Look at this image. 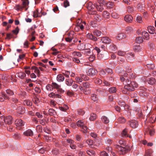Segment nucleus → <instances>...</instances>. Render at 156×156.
I'll return each instance as SVG.
<instances>
[{
  "label": "nucleus",
  "mask_w": 156,
  "mask_h": 156,
  "mask_svg": "<svg viewBox=\"0 0 156 156\" xmlns=\"http://www.w3.org/2000/svg\"><path fill=\"white\" fill-rule=\"evenodd\" d=\"M137 84L134 81L131 82L130 83H127L124 86V89L122 90V92L124 94H128V91H133L135 87H137Z\"/></svg>",
  "instance_id": "f257e3e1"
},
{
  "label": "nucleus",
  "mask_w": 156,
  "mask_h": 156,
  "mask_svg": "<svg viewBox=\"0 0 156 156\" xmlns=\"http://www.w3.org/2000/svg\"><path fill=\"white\" fill-rule=\"evenodd\" d=\"M77 126L80 127L81 129V131L83 133H86L87 130V127L85 125L84 122L81 120H79L77 122Z\"/></svg>",
  "instance_id": "f03ea898"
},
{
  "label": "nucleus",
  "mask_w": 156,
  "mask_h": 156,
  "mask_svg": "<svg viewBox=\"0 0 156 156\" xmlns=\"http://www.w3.org/2000/svg\"><path fill=\"white\" fill-rule=\"evenodd\" d=\"M2 122H3L6 124H8V125L11 124L12 122V118L10 116H9L5 117L4 116L2 117Z\"/></svg>",
  "instance_id": "7ed1b4c3"
},
{
  "label": "nucleus",
  "mask_w": 156,
  "mask_h": 156,
  "mask_svg": "<svg viewBox=\"0 0 156 156\" xmlns=\"http://www.w3.org/2000/svg\"><path fill=\"white\" fill-rule=\"evenodd\" d=\"M17 115L19 116L20 115L24 113L25 112V108L22 105L18 106L16 109Z\"/></svg>",
  "instance_id": "20e7f679"
},
{
  "label": "nucleus",
  "mask_w": 156,
  "mask_h": 156,
  "mask_svg": "<svg viewBox=\"0 0 156 156\" xmlns=\"http://www.w3.org/2000/svg\"><path fill=\"white\" fill-rule=\"evenodd\" d=\"M117 148L119 151V153L120 154H124L126 153L127 150L124 147H121L118 145H117Z\"/></svg>",
  "instance_id": "39448f33"
},
{
  "label": "nucleus",
  "mask_w": 156,
  "mask_h": 156,
  "mask_svg": "<svg viewBox=\"0 0 156 156\" xmlns=\"http://www.w3.org/2000/svg\"><path fill=\"white\" fill-rule=\"evenodd\" d=\"M15 124L16 126L19 127L23 126L24 123L22 120L20 119H18L15 120Z\"/></svg>",
  "instance_id": "423d86ee"
},
{
  "label": "nucleus",
  "mask_w": 156,
  "mask_h": 156,
  "mask_svg": "<svg viewBox=\"0 0 156 156\" xmlns=\"http://www.w3.org/2000/svg\"><path fill=\"white\" fill-rule=\"evenodd\" d=\"M96 71L93 68H90L87 72V74L89 76H93L96 73Z\"/></svg>",
  "instance_id": "0eeeda50"
},
{
  "label": "nucleus",
  "mask_w": 156,
  "mask_h": 156,
  "mask_svg": "<svg viewBox=\"0 0 156 156\" xmlns=\"http://www.w3.org/2000/svg\"><path fill=\"white\" fill-rule=\"evenodd\" d=\"M133 19V17L130 15H126L124 17L125 21L128 23L131 22Z\"/></svg>",
  "instance_id": "6e6552de"
},
{
  "label": "nucleus",
  "mask_w": 156,
  "mask_h": 156,
  "mask_svg": "<svg viewBox=\"0 0 156 156\" xmlns=\"http://www.w3.org/2000/svg\"><path fill=\"white\" fill-rule=\"evenodd\" d=\"M93 144V141L90 139H88L83 143V144L85 146H87V145L89 146H92Z\"/></svg>",
  "instance_id": "1a4fd4ad"
},
{
  "label": "nucleus",
  "mask_w": 156,
  "mask_h": 156,
  "mask_svg": "<svg viewBox=\"0 0 156 156\" xmlns=\"http://www.w3.org/2000/svg\"><path fill=\"white\" fill-rule=\"evenodd\" d=\"M48 96L50 98H60L61 97V96L59 94H55V93L52 92L48 94Z\"/></svg>",
  "instance_id": "9d476101"
},
{
  "label": "nucleus",
  "mask_w": 156,
  "mask_h": 156,
  "mask_svg": "<svg viewBox=\"0 0 156 156\" xmlns=\"http://www.w3.org/2000/svg\"><path fill=\"white\" fill-rule=\"evenodd\" d=\"M130 125L132 128H135L137 127L138 123L136 121L132 120L130 122Z\"/></svg>",
  "instance_id": "9b49d317"
},
{
  "label": "nucleus",
  "mask_w": 156,
  "mask_h": 156,
  "mask_svg": "<svg viewBox=\"0 0 156 156\" xmlns=\"http://www.w3.org/2000/svg\"><path fill=\"white\" fill-rule=\"evenodd\" d=\"M136 42L138 44L142 43L143 41V39L142 38L141 34H140L137 36L136 39Z\"/></svg>",
  "instance_id": "f8f14e48"
},
{
  "label": "nucleus",
  "mask_w": 156,
  "mask_h": 156,
  "mask_svg": "<svg viewBox=\"0 0 156 156\" xmlns=\"http://www.w3.org/2000/svg\"><path fill=\"white\" fill-rule=\"evenodd\" d=\"M102 42L105 43H109L111 42L110 40L108 37H103L101 38Z\"/></svg>",
  "instance_id": "ddd939ff"
},
{
  "label": "nucleus",
  "mask_w": 156,
  "mask_h": 156,
  "mask_svg": "<svg viewBox=\"0 0 156 156\" xmlns=\"http://www.w3.org/2000/svg\"><path fill=\"white\" fill-rule=\"evenodd\" d=\"M86 36L87 38L92 40L95 41H96L98 40L97 38L94 37L93 35L91 33H88L87 35Z\"/></svg>",
  "instance_id": "4468645a"
},
{
  "label": "nucleus",
  "mask_w": 156,
  "mask_h": 156,
  "mask_svg": "<svg viewBox=\"0 0 156 156\" xmlns=\"http://www.w3.org/2000/svg\"><path fill=\"white\" fill-rule=\"evenodd\" d=\"M126 37V35L125 34L123 33H120L117 36V39L120 40Z\"/></svg>",
  "instance_id": "2eb2a0df"
},
{
  "label": "nucleus",
  "mask_w": 156,
  "mask_h": 156,
  "mask_svg": "<svg viewBox=\"0 0 156 156\" xmlns=\"http://www.w3.org/2000/svg\"><path fill=\"white\" fill-rule=\"evenodd\" d=\"M142 37H143V38L144 39L148 40L149 39V36L148 33L145 31H144L141 34Z\"/></svg>",
  "instance_id": "dca6fc26"
},
{
  "label": "nucleus",
  "mask_w": 156,
  "mask_h": 156,
  "mask_svg": "<svg viewBox=\"0 0 156 156\" xmlns=\"http://www.w3.org/2000/svg\"><path fill=\"white\" fill-rule=\"evenodd\" d=\"M84 76L83 75L81 76L82 78H80L79 77H76L75 78V80L76 81V82L77 83H79L80 82H81L82 81V79H83L84 80H87V78H86L85 77H83Z\"/></svg>",
  "instance_id": "f3484780"
},
{
  "label": "nucleus",
  "mask_w": 156,
  "mask_h": 156,
  "mask_svg": "<svg viewBox=\"0 0 156 156\" xmlns=\"http://www.w3.org/2000/svg\"><path fill=\"white\" fill-rule=\"evenodd\" d=\"M23 8L22 6L19 4L16 5L14 7V9L17 11H21Z\"/></svg>",
  "instance_id": "a211bd4d"
},
{
  "label": "nucleus",
  "mask_w": 156,
  "mask_h": 156,
  "mask_svg": "<svg viewBox=\"0 0 156 156\" xmlns=\"http://www.w3.org/2000/svg\"><path fill=\"white\" fill-rule=\"evenodd\" d=\"M23 134L27 136H32L33 135V133L31 130L28 129L24 132Z\"/></svg>",
  "instance_id": "6ab92c4d"
},
{
  "label": "nucleus",
  "mask_w": 156,
  "mask_h": 156,
  "mask_svg": "<svg viewBox=\"0 0 156 156\" xmlns=\"http://www.w3.org/2000/svg\"><path fill=\"white\" fill-rule=\"evenodd\" d=\"M57 80L59 82H62L64 80V77L62 74H59L57 76Z\"/></svg>",
  "instance_id": "aec40b11"
},
{
  "label": "nucleus",
  "mask_w": 156,
  "mask_h": 156,
  "mask_svg": "<svg viewBox=\"0 0 156 156\" xmlns=\"http://www.w3.org/2000/svg\"><path fill=\"white\" fill-rule=\"evenodd\" d=\"M147 29L149 32L151 34H153L155 32V28L154 27L152 26H149L147 27Z\"/></svg>",
  "instance_id": "412c9836"
},
{
  "label": "nucleus",
  "mask_w": 156,
  "mask_h": 156,
  "mask_svg": "<svg viewBox=\"0 0 156 156\" xmlns=\"http://www.w3.org/2000/svg\"><path fill=\"white\" fill-rule=\"evenodd\" d=\"M148 83L151 85L154 84L155 82V80L154 78H150L147 80Z\"/></svg>",
  "instance_id": "4be33fe9"
},
{
  "label": "nucleus",
  "mask_w": 156,
  "mask_h": 156,
  "mask_svg": "<svg viewBox=\"0 0 156 156\" xmlns=\"http://www.w3.org/2000/svg\"><path fill=\"white\" fill-rule=\"evenodd\" d=\"M118 122L121 123H124L126 121L125 118L123 117H119L117 119Z\"/></svg>",
  "instance_id": "5701e85b"
},
{
  "label": "nucleus",
  "mask_w": 156,
  "mask_h": 156,
  "mask_svg": "<svg viewBox=\"0 0 156 156\" xmlns=\"http://www.w3.org/2000/svg\"><path fill=\"white\" fill-rule=\"evenodd\" d=\"M31 69L34 70V72L36 73L38 76L39 75L40 71L37 67L36 66H33L31 67Z\"/></svg>",
  "instance_id": "b1692460"
},
{
  "label": "nucleus",
  "mask_w": 156,
  "mask_h": 156,
  "mask_svg": "<svg viewBox=\"0 0 156 156\" xmlns=\"http://www.w3.org/2000/svg\"><path fill=\"white\" fill-rule=\"evenodd\" d=\"M103 16L105 19H108L110 17V14L107 11H104L103 13Z\"/></svg>",
  "instance_id": "393cba45"
},
{
  "label": "nucleus",
  "mask_w": 156,
  "mask_h": 156,
  "mask_svg": "<svg viewBox=\"0 0 156 156\" xmlns=\"http://www.w3.org/2000/svg\"><path fill=\"white\" fill-rule=\"evenodd\" d=\"M95 7V5L91 2H90L88 4L87 6V8L89 10H93L94 9Z\"/></svg>",
  "instance_id": "a878e982"
},
{
  "label": "nucleus",
  "mask_w": 156,
  "mask_h": 156,
  "mask_svg": "<svg viewBox=\"0 0 156 156\" xmlns=\"http://www.w3.org/2000/svg\"><path fill=\"white\" fill-rule=\"evenodd\" d=\"M101 120L103 122L105 123H108L109 122V120L107 117L103 116L101 117Z\"/></svg>",
  "instance_id": "bb28decb"
},
{
  "label": "nucleus",
  "mask_w": 156,
  "mask_h": 156,
  "mask_svg": "<svg viewBox=\"0 0 156 156\" xmlns=\"http://www.w3.org/2000/svg\"><path fill=\"white\" fill-rule=\"evenodd\" d=\"M7 98V97L3 93H0V101H4Z\"/></svg>",
  "instance_id": "cd10ccee"
},
{
  "label": "nucleus",
  "mask_w": 156,
  "mask_h": 156,
  "mask_svg": "<svg viewBox=\"0 0 156 156\" xmlns=\"http://www.w3.org/2000/svg\"><path fill=\"white\" fill-rule=\"evenodd\" d=\"M23 2L22 6L23 8H25L29 5V1L28 0H21Z\"/></svg>",
  "instance_id": "c85d7f7f"
},
{
  "label": "nucleus",
  "mask_w": 156,
  "mask_h": 156,
  "mask_svg": "<svg viewBox=\"0 0 156 156\" xmlns=\"http://www.w3.org/2000/svg\"><path fill=\"white\" fill-rule=\"evenodd\" d=\"M96 8L98 11L101 12L104 9L103 5L97 4L96 5Z\"/></svg>",
  "instance_id": "c756f323"
},
{
  "label": "nucleus",
  "mask_w": 156,
  "mask_h": 156,
  "mask_svg": "<svg viewBox=\"0 0 156 156\" xmlns=\"http://www.w3.org/2000/svg\"><path fill=\"white\" fill-rule=\"evenodd\" d=\"M17 76L20 78L22 79L26 77V75L24 73L20 72L17 73Z\"/></svg>",
  "instance_id": "7c9ffc66"
},
{
  "label": "nucleus",
  "mask_w": 156,
  "mask_h": 156,
  "mask_svg": "<svg viewBox=\"0 0 156 156\" xmlns=\"http://www.w3.org/2000/svg\"><path fill=\"white\" fill-rule=\"evenodd\" d=\"M73 82V80L71 79H67L66 80V84L69 86H71Z\"/></svg>",
  "instance_id": "2f4dec72"
},
{
  "label": "nucleus",
  "mask_w": 156,
  "mask_h": 156,
  "mask_svg": "<svg viewBox=\"0 0 156 156\" xmlns=\"http://www.w3.org/2000/svg\"><path fill=\"white\" fill-rule=\"evenodd\" d=\"M96 118V115L94 113L91 114L90 117V119L91 121H93L95 120Z\"/></svg>",
  "instance_id": "473e14b6"
},
{
  "label": "nucleus",
  "mask_w": 156,
  "mask_h": 156,
  "mask_svg": "<svg viewBox=\"0 0 156 156\" xmlns=\"http://www.w3.org/2000/svg\"><path fill=\"white\" fill-rule=\"evenodd\" d=\"M23 103L25 105L27 106H31L32 105V102L29 100H25L24 101Z\"/></svg>",
  "instance_id": "72a5a7b5"
},
{
  "label": "nucleus",
  "mask_w": 156,
  "mask_h": 156,
  "mask_svg": "<svg viewBox=\"0 0 156 156\" xmlns=\"http://www.w3.org/2000/svg\"><path fill=\"white\" fill-rule=\"evenodd\" d=\"M73 55L74 56H78V57H80L82 55L80 52L74 51L73 53Z\"/></svg>",
  "instance_id": "f704fd0d"
},
{
  "label": "nucleus",
  "mask_w": 156,
  "mask_h": 156,
  "mask_svg": "<svg viewBox=\"0 0 156 156\" xmlns=\"http://www.w3.org/2000/svg\"><path fill=\"white\" fill-rule=\"evenodd\" d=\"M60 120L61 122H62L63 121L66 122H68L71 120V119L69 118L66 117L65 118H61Z\"/></svg>",
  "instance_id": "c9c22d12"
},
{
  "label": "nucleus",
  "mask_w": 156,
  "mask_h": 156,
  "mask_svg": "<svg viewBox=\"0 0 156 156\" xmlns=\"http://www.w3.org/2000/svg\"><path fill=\"white\" fill-rule=\"evenodd\" d=\"M52 86L53 87V88H55L57 90L59 89V87H60V86L55 83H52Z\"/></svg>",
  "instance_id": "e433bc0d"
},
{
  "label": "nucleus",
  "mask_w": 156,
  "mask_h": 156,
  "mask_svg": "<svg viewBox=\"0 0 156 156\" xmlns=\"http://www.w3.org/2000/svg\"><path fill=\"white\" fill-rule=\"evenodd\" d=\"M85 25V22L84 21L82 22V23L78 24V27H79L81 30H83L84 28V25Z\"/></svg>",
  "instance_id": "4c0bfd02"
},
{
  "label": "nucleus",
  "mask_w": 156,
  "mask_h": 156,
  "mask_svg": "<svg viewBox=\"0 0 156 156\" xmlns=\"http://www.w3.org/2000/svg\"><path fill=\"white\" fill-rule=\"evenodd\" d=\"M152 151L150 149L147 150L146 151V153L144 156H151Z\"/></svg>",
  "instance_id": "58836bf2"
},
{
  "label": "nucleus",
  "mask_w": 156,
  "mask_h": 156,
  "mask_svg": "<svg viewBox=\"0 0 156 156\" xmlns=\"http://www.w3.org/2000/svg\"><path fill=\"white\" fill-rule=\"evenodd\" d=\"M38 10L37 9L36 10L34 11L33 16L34 18H36L38 17H41L40 16H39L38 15Z\"/></svg>",
  "instance_id": "ea45409f"
},
{
  "label": "nucleus",
  "mask_w": 156,
  "mask_h": 156,
  "mask_svg": "<svg viewBox=\"0 0 156 156\" xmlns=\"http://www.w3.org/2000/svg\"><path fill=\"white\" fill-rule=\"evenodd\" d=\"M112 16L114 18H117L119 17L118 14L115 12H113L112 13Z\"/></svg>",
  "instance_id": "a19ab883"
},
{
  "label": "nucleus",
  "mask_w": 156,
  "mask_h": 156,
  "mask_svg": "<svg viewBox=\"0 0 156 156\" xmlns=\"http://www.w3.org/2000/svg\"><path fill=\"white\" fill-rule=\"evenodd\" d=\"M46 89L48 91H52L53 90L52 85H47L46 86Z\"/></svg>",
  "instance_id": "79ce46f5"
},
{
  "label": "nucleus",
  "mask_w": 156,
  "mask_h": 156,
  "mask_svg": "<svg viewBox=\"0 0 156 156\" xmlns=\"http://www.w3.org/2000/svg\"><path fill=\"white\" fill-rule=\"evenodd\" d=\"M94 34L95 35L97 36H99L101 35V32L98 30H95L94 32Z\"/></svg>",
  "instance_id": "37998d69"
},
{
  "label": "nucleus",
  "mask_w": 156,
  "mask_h": 156,
  "mask_svg": "<svg viewBox=\"0 0 156 156\" xmlns=\"http://www.w3.org/2000/svg\"><path fill=\"white\" fill-rule=\"evenodd\" d=\"M6 93L9 95H12L14 94L13 92L11 90L9 89H8L6 91Z\"/></svg>",
  "instance_id": "c03bdc74"
},
{
  "label": "nucleus",
  "mask_w": 156,
  "mask_h": 156,
  "mask_svg": "<svg viewBox=\"0 0 156 156\" xmlns=\"http://www.w3.org/2000/svg\"><path fill=\"white\" fill-rule=\"evenodd\" d=\"M90 62H93L95 59V56L94 55H91L88 58Z\"/></svg>",
  "instance_id": "a18cd8bd"
},
{
  "label": "nucleus",
  "mask_w": 156,
  "mask_h": 156,
  "mask_svg": "<svg viewBox=\"0 0 156 156\" xmlns=\"http://www.w3.org/2000/svg\"><path fill=\"white\" fill-rule=\"evenodd\" d=\"M33 100L34 103L36 105L40 101L39 99L36 97H35Z\"/></svg>",
  "instance_id": "49530a36"
},
{
  "label": "nucleus",
  "mask_w": 156,
  "mask_h": 156,
  "mask_svg": "<svg viewBox=\"0 0 156 156\" xmlns=\"http://www.w3.org/2000/svg\"><path fill=\"white\" fill-rule=\"evenodd\" d=\"M79 115H83L85 113L84 111L82 109H79L77 111Z\"/></svg>",
  "instance_id": "de8ad7c7"
},
{
  "label": "nucleus",
  "mask_w": 156,
  "mask_h": 156,
  "mask_svg": "<svg viewBox=\"0 0 156 156\" xmlns=\"http://www.w3.org/2000/svg\"><path fill=\"white\" fill-rule=\"evenodd\" d=\"M116 91V88L115 87H112L109 89V92L112 93H115Z\"/></svg>",
  "instance_id": "09e8293b"
},
{
  "label": "nucleus",
  "mask_w": 156,
  "mask_h": 156,
  "mask_svg": "<svg viewBox=\"0 0 156 156\" xmlns=\"http://www.w3.org/2000/svg\"><path fill=\"white\" fill-rule=\"evenodd\" d=\"M106 4V2L104 0H98V3L97 4L104 5Z\"/></svg>",
  "instance_id": "8fccbe9b"
},
{
  "label": "nucleus",
  "mask_w": 156,
  "mask_h": 156,
  "mask_svg": "<svg viewBox=\"0 0 156 156\" xmlns=\"http://www.w3.org/2000/svg\"><path fill=\"white\" fill-rule=\"evenodd\" d=\"M83 85L84 87L86 88H88L90 87V84L87 82L83 83Z\"/></svg>",
  "instance_id": "3c124183"
},
{
  "label": "nucleus",
  "mask_w": 156,
  "mask_h": 156,
  "mask_svg": "<svg viewBox=\"0 0 156 156\" xmlns=\"http://www.w3.org/2000/svg\"><path fill=\"white\" fill-rule=\"evenodd\" d=\"M42 128L41 126H37L36 127V130L38 132H41L42 131Z\"/></svg>",
  "instance_id": "603ef678"
},
{
  "label": "nucleus",
  "mask_w": 156,
  "mask_h": 156,
  "mask_svg": "<svg viewBox=\"0 0 156 156\" xmlns=\"http://www.w3.org/2000/svg\"><path fill=\"white\" fill-rule=\"evenodd\" d=\"M83 93L87 95H88L90 93V90L89 89H86L84 90Z\"/></svg>",
  "instance_id": "864d4df0"
},
{
  "label": "nucleus",
  "mask_w": 156,
  "mask_h": 156,
  "mask_svg": "<svg viewBox=\"0 0 156 156\" xmlns=\"http://www.w3.org/2000/svg\"><path fill=\"white\" fill-rule=\"evenodd\" d=\"M136 21L137 22L141 23L142 22V18L140 16H137L136 18Z\"/></svg>",
  "instance_id": "5fc2aeb1"
},
{
  "label": "nucleus",
  "mask_w": 156,
  "mask_h": 156,
  "mask_svg": "<svg viewBox=\"0 0 156 156\" xmlns=\"http://www.w3.org/2000/svg\"><path fill=\"white\" fill-rule=\"evenodd\" d=\"M65 106H66V107L65 108H64L63 107H59V108L62 111H65L68 109L69 107L67 105Z\"/></svg>",
  "instance_id": "6e6d98bb"
},
{
  "label": "nucleus",
  "mask_w": 156,
  "mask_h": 156,
  "mask_svg": "<svg viewBox=\"0 0 156 156\" xmlns=\"http://www.w3.org/2000/svg\"><path fill=\"white\" fill-rule=\"evenodd\" d=\"M133 30L132 28L130 27H126V32L127 33H129Z\"/></svg>",
  "instance_id": "4d7b16f0"
},
{
  "label": "nucleus",
  "mask_w": 156,
  "mask_h": 156,
  "mask_svg": "<svg viewBox=\"0 0 156 156\" xmlns=\"http://www.w3.org/2000/svg\"><path fill=\"white\" fill-rule=\"evenodd\" d=\"M91 99L94 101H96L97 100V98L95 94H92L91 95Z\"/></svg>",
  "instance_id": "13d9d810"
},
{
  "label": "nucleus",
  "mask_w": 156,
  "mask_h": 156,
  "mask_svg": "<svg viewBox=\"0 0 156 156\" xmlns=\"http://www.w3.org/2000/svg\"><path fill=\"white\" fill-rule=\"evenodd\" d=\"M126 53L123 51H119L118 52V54L119 55H120L121 56H123L125 55Z\"/></svg>",
  "instance_id": "bf43d9fd"
},
{
  "label": "nucleus",
  "mask_w": 156,
  "mask_h": 156,
  "mask_svg": "<svg viewBox=\"0 0 156 156\" xmlns=\"http://www.w3.org/2000/svg\"><path fill=\"white\" fill-rule=\"evenodd\" d=\"M105 142L106 144H110L112 143V140L109 138H107L105 139Z\"/></svg>",
  "instance_id": "052dcab7"
},
{
  "label": "nucleus",
  "mask_w": 156,
  "mask_h": 156,
  "mask_svg": "<svg viewBox=\"0 0 156 156\" xmlns=\"http://www.w3.org/2000/svg\"><path fill=\"white\" fill-rule=\"evenodd\" d=\"M19 31V29L18 27H16L15 30L12 31L13 33L16 35L18 34Z\"/></svg>",
  "instance_id": "680f3d73"
},
{
  "label": "nucleus",
  "mask_w": 156,
  "mask_h": 156,
  "mask_svg": "<svg viewBox=\"0 0 156 156\" xmlns=\"http://www.w3.org/2000/svg\"><path fill=\"white\" fill-rule=\"evenodd\" d=\"M87 153L90 156L93 155L94 154V151L92 150H88L87 151Z\"/></svg>",
  "instance_id": "e2e57ef3"
},
{
  "label": "nucleus",
  "mask_w": 156,
  "mask_h": 156,
  "mask_svg": "<svg viewBox=\"0 0 156 156\" xmlns=\"http://www.w3.org/2000/svg\"><path fill=\"white\" fill-rule=\"evenodd\" d=\"M94 81L95 83L98 84H100L102 83L101 80L99 79H96Z\"/></svg>",
  "instance_id": "0e129e2a"
},
{
  "label": "nucleus",
  "mask_w": 156,
  "mask_h": 156,
  "mask_svg": "<svg viewBox=\"0 0 156 156\" xmlns=\"http://www.w3.org/2000/svg\"><path fill=\"white\" fill-rule=\"evenodd\" d=\"M119 105L121 107H124L125 105L126 104L125 102L122 101H119L118 102Z\"/></svg>",
  "instance_id": "69168bd1"
},
{
  "label": "nucleus",
  "mask_w": 156,
  "mask_h": 156,
  "mask_svg": "<svg viewBox=\"0 0 156 156\" xmlns=\"http://www.w3.org/2000/svg\"><path fill=\"white\" fill-rule=\"evenodd\" d=\"M147 67L150 69H153L154 67V66L153 64H148Z\"/></svg>",
  "instance_id": "338daca9"
},
{
  "label": "nucleus",
  "mask_w": 156,
  "mask_h": 156,
  "mask_svg": "<svg viewBox=\"0 0 156 156\" xmlns=\"http://www.w3.org/2000/svg\"><path fill=\"white\" fill-rule=\"evenodd\" d=\"M101 156H108L107 153L105 151H103L100 153Z\"/></svg>",
  "instance_id": "774afa93"
}]
</instances>
